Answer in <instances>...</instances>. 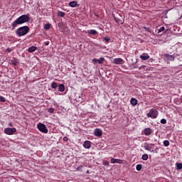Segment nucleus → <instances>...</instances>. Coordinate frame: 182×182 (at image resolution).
Listing matches in <instances>:
<instances>
[{
	"label": "nucleus",
	"instance_id": "f257e3e1",
	"mask_svg": "<svg viewBox=\"0 0 182 182\" xmlns=\"http://www.w3.org/2000/svg\"><path fill=\"white\" fill-rule=\"evenodd\" d=\"M29 16L30 14H27L21 15V16L17 18L16 21H14L11 24L13 29H15L16 26H18V25H22L23 23H26V22H29V21H31V17Z\"/></svg>",
	"mask_w": 182,
	"mask_h": 182
},
{
	"label": "nucleus",
	"instance_id": "f03ea898",
	"mask_svg": "<svg viewBox=\"0 0 182 182\" xmlns=\"http://www.w3.org/2000/svg\"><path fill=\"white\" fill-rule=\"evenodd\" d=\"M29 32V27L28 26H24L22 27H19L16 31V35L17 36H25Z\"/></svg>",
	"mask_w": 182,
	"mask_h": 182
},
{
	"label": "nucleus",
	"instance_id": "7ed1b4c3",
	"mask_svg": "<svg viewBox=\"0 0 182 182\" xmlns=\"http://www.w3.org/2000/svg\"><path fill=\"white\" fill-rule=\"evenodd\" d=\"M146 116L151 119H157L159 117V111L154 108H152L149 110V112L146 114Z\"/></svg>",
	"mask_w": 182,
	"mask_h": 182
},
{
	"label": "nucleus",
	"instance_id": "20e7f679",
	"mask_svg": "<svg viewBox=\"0 0 182 182\" xmlns=\"http://www.w3.org/2000/svg\"><path fill=\"white\" fill-rule=\"evenodd\" d=\"M162 58L165 62H173L176 57L173 55H170L168 53L164 54Z\"/></svg>",
	"mask_w": 182,
	"mask_h": 182
},
{
	"label": "nucleus",
	"instance_id": "39448f33",
	"mask_svg": "<svg viewBox=\"0 0 182 182\" xmlns=\"http://www.w3.org/2000/svg\"><path fill=\"white\" fill-rule=\"evenodd\" d=\"M37 127L41 133H45L46 134L48 133V128H46V125L45 124L38 123L37 124Z\"/></svg>",
	"mask_w": 182,
	"mask_h": 182
},
{
	"label": "nucleus",
	"instance_id": "423d86ee",
	"mask_svg": "<svg viewBox=\"0 0 182 182\" xmlns=\"http://www.w3.org/2000/svg\"><path fill=\"white\" fill-rule=\"evenodd\" d=\"M4 133L5 134H8L9 136H12V134L16 133V129L7 127L4 129Z\"/></svg>",
	"mask_w": 182,
	"mask_h": 182
},
{
	"label": "nucleus",
	"instance_id": "0eeeda50",
	"mask_svg": "<svg viewBox=\"0 0 182 182\" xmlns=\"http://www.w3.org/2000/svg\"><path fill=\"white\" fill-rule=\"evenodd\" d=\"M154 146V144H147V143H144V147L145 149V150H148L149 151H151V150H153V147Z\"/></svg>",
	"mask_w": 182,
	"mask_h": 182
},
{
	"label": "nucleus",
	"instance_id": "6e6552de",
	"mask_svg": "<svg viewBox=\"0 0 182 182\" xmlns=\"http://www.w3.org/2000/svg\"><path fill=\"white\" fill-rule=\"evenodd\" d=\"M94 134L97 137H101V136L103 134V132H102V129L97 128L94 131Z\"/></svg>",
	"mask_w": 182,
	"mask_h": 182
},
{
	"label": "nucleus",
	"instance_id": "1a4fd4ad",
	"mask_svg": "<svg viewBox=\"0 0 182 182\" xmlns=\"http://www.w3.org/2000/svg\"><path fill=\"white\" fill-rule=\"evenodd\" d=\"M139 58L141 60H148V59H150V55L148 53H142Z\"/></svg>",
	"mask_w": 182,
	"mask_h": 182
},
{
	"label": "nucleus",
	"instance_id": "9d476101",
	"mask_svg": "<svg viewBox=\"0 0 182 182\" xmlns=\"http://www.w3.org/2000/svg\"><path fill=\"white\" fill-rule=\"evenodd\" d=\"M82 146L84 149H90L92 147V142L90 141H85Z\"/></svg>",
	"mask_w": 182,
	"mask_h": 182
},
{
	"label": "nucleus",
	"instance_id": "9b49d317",
	"mask_svg": "<svg viewBox=\"0 0 182 182\" xmlns=\"http://www.w3.org/2000/svg\"><path fill=\"white\" fill-rule=\"evenodd\" d=\"M123 62H124V60L120 58L114 59V63L115 65H123Z\"/></svg>",
	"mask_w": 182,
	"mask_h": 182
},
{
	"label": "nucleus",
	"instance_id": "f8f14e48",
	"mask_svg": "<svg viewBox=\"0 0 182 182\" xmlns=\"http://www.w3.org/2000/svg\"><path fill=\"white\" fill-rule=\"evenodd\" d=\"M11 65H14V66H18L19 65V61L17 58H13L12 60H10Z\"/></svg>",
	"mask_w": 182,
	"mask_h": 182
},
{
	"label": "nucleus",
	"instance_id": "ddd939ff",
	"mask_svg": "<svg viewBox=\"0 0 182 182\" xmlns=\"http://www.w3.org/2000/svg\"><path fill=\"white\" fill-rule=\"evenodd\" d=\"M68 5L71 8H77V6H79V4H77V1H70Z\"/></svg>",
	"mask_w": 182,
	"mask_h": 182
},
{
	"label": "nucleus",
	"instance_id": "4468645a",
	"mask_svg": "<svg viewBox=\"0 0 182 182\" xmlns=\"http://www.w3.org/2000/svg\"><path fill=\"white\" fill-rule=\"evenodd\" d=\"M111 163L112 164H114L116 163H118V164H120L122 163V160L112 158V159H111Z\"/></svg>",
	"mask_w": 182,
	"mask_h": 182
},
{
	"label": "nucleus",
	"instance_id": "2eb2a0df",
	"mask_svg": "<svg viewBox=\"0 0 182 182\" xmlns=\"http://www.w3.org/2000/svg\"><path fill=\"white\" fill-rule=\"evenodd\" d=\"M36 49H38V47L31 46V47L28 48V52H29V53H32L35 52V50H36Z\"/></svg>",
	"mask_w": 182,
	"mask_h": 182
},
{
	"label": "nucleus",
	"instance_id": "dca6fc26",
	"mask_svg": "<svg viewBox=\"0 0 182 182\" xmlns=\"http://www.w3.org/2000/svg\"><path fill=\"white\" fill-rule=\"evenodd\" d=\"M145 136H150L151 134V129L150 128H146L144 129Z\"/></svg>",
	"mask_w": 182,
	"mask_h": 182
},
{
	"label": "nucleus",
	"instance_id": "f3484780",
	"mask_svg": "<svg viewBox=\"0 0 182 182\" xmlns=\"http://www.w3.org/2000/svg\"><path fill=\"white\" fill-rule=\"evenodd\" d=\"M58 92H65V85L60 84L58 86Z\"/></svg>",
	"mask_w": 182,
	"mask_h": 182
},
{
	"label": "nucleus",
	"instance_id": "a211bd4d",
	"mask_svg": "<svg viewBox=\"0 0 182 182\" xmlns=\"http://www.w3.org/2000/svg\"><path fill=\"white\" fill-rule=\"evenodd\" d=\"M130 103L131 105H132V106H136L137 105V100L135 98H132L130 100Z\"/></svg>",
	"mask_w": 182,
	"mask_h": 182
},
{
	"label": "nucleus",
	"instance_id": "6ab92c4d",
	"mask_svg": "<svg viewBox=\"0 0 182 182\" xmlns=\"http://www.w3.org/2000/svg\"><path fill=\"white\" fill-rule=\"evenodd\" d=\"M87 33L90 35H97V31L96 30H88Z\"/></svg>",
	"mask_w": 182,
	"mask_h": 182
},
{
	"label": "nucleus",
	"instance_id": "aec40b11",
	"mask_svg": "<svg viewBox=\"0 0 182 182\" xmlns=\"http://www.w3.org/2000/svg\"><path fill=\"white\" fill-rule=\"evenodd\" d=\"M65 15H66V14H65V12H63V11H59L58 12V16H60V18H63L65 16Z\"/></svg>",
	"mask_w": 182,
	"mask_h": 182
},
{
	"label": "nucleus",
	"instance_id": "412c9836",
	"mask_svg": "<svg viewBox=\"0 0 182 182\" xmlns=\"http://www.w3.org/2000/svg\"><path fill=\"white\" fill-rule=\"evenodd\" d=\"M176 166L177 167V170H182V163H176Z\"/></svg>",
	"mask_w": 182,
	"mask_h": 182
},
{
	"label": "nucleus",
	"instance_id": "4be33fe9",
	"mask_svg": "<svg viewBox=\"0 0 182 182\" xmlns=\"http://www.w3.org/2000/svg\"><path fill=\"white\" fill-rule=\"evenodd\" d=\"M141 168H143V165H141V164L136 165V170H137V171H140L141 170Z\"/></svg>",
	"mask_w": 182,
	"mask_h": 182
},
{
	"label": "nucleus",
	"instance_id": "5701e85b",
	"mask_svg": "<svg viewBox=\"0 0 182 182\" xmlns=\"http://www.w3.org/2000/svg\"><path fill=\"white\" fill-rule=\"evenodd\" d=\"M141 159L142 160H144V161L149 160V155H147V154H144L142 155Z\"/></svg>",
	"mask_w": 182,
	"mask_h": 182
},
{
	"label": "nucleus",
	"instance_id": "b1692460",
	"mask_svg": "<svg viewBox=\"0 0 182 182\" xmlns=\"http://www.w3.org/2000/svg\"><path fill=\"white\" fill-rule=\"evenodd\" d=\"M164 146H165V147H168L170 146V141H168V140L164 141Z\"/></svg>",
	"mask_w": 182,
	"mask_h": 182
},
{
	"label": "nucleus",
	"instance_id": "393cba45",
	"mask_svg": "<svg viewBox=\"0 0 182 182\" xmlns=\"http://www.w3.org/2000/svg\"><path fill=\"white\" fill-rule=\"evenodd\" d=\"M51 87L52 89H56V87H58V83L56 82H52Z\"/></svg>",
	"mask_w": 182,
	"mask_h": 182
},
{
	"label": "nucleus",
	"instance_id": "a878e982",
	"mask_svg": "<svg viewBox=\"0 0 182 182\" xmlns=\"http://www.w3.org/2000/svg\"><path fill=\"white\" fill-rule=\"evenodd\" d=\"M44 29H46V31H49V29H50V23H46L44 26Z\"/></svg>",
	"mask_w": 182,
	"mask_h": 182
},
{
	"label": "nucleus",
	"instance_id": "bb28decb",
	"mask_svg": "<svg viewBox=\"0 0 182 182\" xmlns=\"http://www.w3.org/2000/svg\"><path fill=\"white\" fill-rule=\"evenodd\" d=\"M103 62H105V58L101 57L100 59H98V63H100V65H102Z\"/></svg>",
	"mask_w": 182,
	"mask_h": 182
},
{
	"label": "nucleus",
	"instance_id": "cd10ccee",
	"mask_svg": "<svg viewBox=\"0 0 182 182\" xmlns=\"http://www.w3.org/2000/svg\"><path fill=\"white\" fill-rule=\"evenodd\" d=\"M164 29H166V28H164V26L161 27L157 33H161V32H163L164 31Z\"/></svg>",
	"mask_w": 182,
	"mask_h": 182
},
{
	"label": "nucleus",
	"instance_id": "c85d7f7f",
	"mask_svg": "<svg viewBox=\"0 0 182 182\" xmlns=\"http://www.w3.org/2000/svg\"><path fill=\"white\" fill-rule=\"evenodd\" d=\"M0 102H1V103H5V102H6V100L5 99V97L0 96Z\"/></svg>",
	"mask_w": 182,
	"mask_h": 182
},
{
	"label": "nucleus",
	"instance_id": "c756f323",
	"mask_svg": "<svg viewBox=\"0 0 182 182\" xmlns=\"http://www.w3.org/2000/svg\"><path fill=\"white\" fill-rule=\"evenodd\" d=\"M102 164L103 166H110V162H109V161H105Z\"/></svg>",
	"mask_w": 182,
	"mask_h": 182
},
{
	"label": "nucleus",
	"instance_id": "7c9ffc66",
	"mask_svg": "<svg viewBox=\"0 0 182 182\" xmlns=\"http://www.w3.org/2000/svg\"><path fill=\"white\" fill-rule=\"evenodd\" d=\"M104 41H105L107 43H109V42H110V38L109 37H105Z\"/></svg>",
	"mask_w": 182,
	"mask_h": 182
},
{
	"label": "nucleus",
	"instance_id": "2f4dec72",
	"mask_svg": "<svg viewBox=\"0 0 182 182\" xmlns=\"http://www.w3.org/2000/svg\"><path fill=\"white\" fill-rule=\"evenodd\" d=\"M161 123L162 124H166V123H167V120L166 119H161Z\"/></svg>",
	"mask_w": 182,
	"mask_h": 182
},
{
	"label": "nucleus",
	"instance_id": "473e14b6",
	"mask_svg": "<svg viewBox=\"0 0 182 182\" xmlns=\"http://www.w3.org/2000/svg\"><path fill=\"white\" fill-rule=\"evenodd\" d=\"M48 113H53V112H55V109H53V108H49V109H48Z\"/></svg>",
	"mask_w": 182,
	"mask_h": 182
},
{
	"label": "nucleus",
	"instance_id": "72a5a7b5",
	"mask_svg": "<svg viewBox=\"0 0 182 182\" xmlns=\"http://www.w3.org/2000/svg\"><path fill=\"white\" fill-rule=\"evenodd\" d=\"M92 62L95 63V64H96V63H99V60L98 59H97V58H94V59H92Z\"/></svg>",
	"mask_w": 182,
	"mask_h": 182
},
{
	"label": "nucleus",
	"instance_id": "f704fd0d",
	"mask_svg": "<svg viewBox=\"0 0 182 182\" xmlns=\"http://www.w3.org/2000/svg\"><path fill=\"white\" fill-rule=\"evenodd\" d=\"M6 52H8V53H11L12 52V48H6Z\"/></svg>",
	"mask_w": 182,
	"mask_h": 182
},
{
	"label": "nucleus",
	"instance_id": "c9c22d12",
	"mask_svg": "<svg viewBox=\"0 0 182 182\" xmlns=\"http://www.w3.org/2000/svg\"><path fill=\"white\" fill-rule=\"evenodd\" d=\"M132 69H139V65H137V64L134 65Z\"/></svg>",
	"mask_w": 182,
	"mask_h": 182
},
{
	"label": "nucleus",
	"instance_id": "e433bc0d",
	"mask_svg": "<svg viewBox=\"0 0 182 182\" xmlns=\"http://www.w3.org/2000/svg\"><path fill=\"white\" fill-rule=\"evenodd\" d=\"M114 21L117 22V23H120V19L115 18Z\"/></svg>",
	"mask_w": 182,
	"mask_h": 182
},
{
	"label": "nucleus",
	"instance_id": "4c0bfd02",
	"mask_svg": "<svg viewBox=\"0 0 182 182\" xmlns=\"http://www.w3.org/2000/svg\"><path fill=\"white\" fill-rule=\"evenodd\" d=\"M8 126L9 127H14V124H12V122H10V123L8 124Z\"/></svg>",
	"mask_w": 182,
	"mask_h": 182
},
{
	"label": "nucleus",
	"instance_id": "58836bf2",
	"mask_svg": "<svg viewBox=\"0 0 182 182\" xmlns=\"http://www.w3.org/2000/svg\"><path fill=\"white\" fill-rule=\"evenodd\" d=\"M68 140H69V139L67 136L63 137V141H68Z\"/></svg>",
	"mask_w": 182,
	"mask_h": 182
},
{
	"label": "nucleus",
	"instance_id": "ea45409f",
	"mask_svg": "<svg viewBox=\"0 0 182 182\" xmlns=\"http://www.w3.org/2000/svg\"><path fill=\"white\" fill-rule=\"evenodd\" d=\"M44 45H46V46H48V45H49V41H46V42L44 43Z\"/></svg>",
	"mask_w": 182,
	"mask_h": 182
},
{
	"label": "nucleus",
	"instance_id": "a19ab883",
	"mask_svg": "<svg viewBox=\"0 0 182 182\" xmlns=\"http://www.w3.org/2000/svg\"><path fill=\"white\" fill-rule=\"evenodd\" d=\"M86 173H87V174H90V172H89V170H87V171H86Z\"/></svg>",
	"mask_w": 182,
	"mask_h": 182
},
{
	"label": "nucleus",
	"instance_id": "79ce46f5",
	"mask_svg": "<svg viewBox=\"0 0 182 182\" xmlns=\"http://www.w3.org/2000/svg\"><path fill=\"white\" fill-rule=\"evenodd\" d=\"M95 16H97V18H99V15L98 14H95Z\"/></svg>",
	"mask_w": 182,
	"mask_h": 182
},
{
	"label": "nucleus",
	"instance_id": "37998d69",
	"mask_svg": "<svg viewBox=\"0 0 182 182\" xmlns=\"http://www.w3.org/2000/svg\"><path fill=\"white\" fill-rule=\"evenodd\" d=\"M146 29V31H148L147 28H144Z\"/></svg>",
	"mask_w": 182,
	"mask_h": 182
},
{
	"label": "nucleus",
	"instance_id": "c03bdc74",
	"mask_svg": "<svg viewBox=\"0 0 182 182\" xmlns=\"http://www.w3.org/2000/svg\"><path fill=\"white\" fill-rule=\"evenodd\" d=\"M141 69V67H139V70Z\"/></svg>",
	"mask_w": 182,
	"mask_h": 182
}]
</instances>
